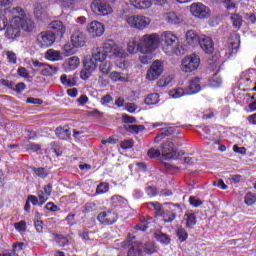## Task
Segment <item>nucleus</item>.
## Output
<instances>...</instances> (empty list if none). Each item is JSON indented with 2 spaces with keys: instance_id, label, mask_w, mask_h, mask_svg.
Returning <instances> with one entry per match:
<instances>
[{
  "instance_id": "nucleus-42",
  "label": "nucleus",
  "mask_w": 256,
  "mask_h": 256,
  "mask_svg": "<svg viewBox=\"0 0 256 256\" xmlns=\"http://www.w3.org/2000/svg\"><path fill=\"white\" fill-rule=\"evenodd\" d=\"M157 103H159V95L157 93L149 94L145 98L146 105H157Z\"/></svg>"
},
{
  "instance_id": "nucleus-6",
  "label": "nucleus",
  "mask_w": 256,
  "mask_h": 256,
  "mask_svg": "<svg viewBox=\"0 0 256 256\" xmlns=\"http://www.w3.org/2000/svg\"><path fill=\"white\" fill-rule=\"evenodd\" d=\"M11 13L15 17H20L21 19L20 29H23V31H27V33H31L33 29H35V23L33 22V20H31L25 15V11H23V8L14 7L12 8Z\"/></svg>"
},
{
  "instance_id": "nucleus-31",
  "label": "nucleus",
  "mask_w": 256,
  "mask_h": 256,
  "mask_svg": "<svg viewBox=\"0 0 256 256\" xmlns=\"http://www.w3.org/2000/svg\"><path fill=\"white\" fill-rule=\"evenodd\" d=\"M239 43H241L240 40H238V42H230L228 44V48L226 50V55L228 59H230V57H233V55H235L237 51H239Z\"/></svg>"
},
{
  "instance_id": "nucleus-14",
  "label": "nucleus",
  "mask_w": 256,
  "mask_h": 256,
  "mask_svg": "<svg viewBox=\"0 0 256 256\" xmlns=\"http://www.w3.org/2000/svg\"><path fill=\"white\" fill-rule=\"evenodd\" d=\"M37 39L40 47L47 49V47H51L53 43H55V40L57 38L55 37V34L49 31H46V32L40 33Z\"/></svg>"
},
{
  "instance_id": "nucleus-27",
  "label": "nucleus",
  "mask_w": 256,
  "mask_h": 256,
  "mask_svg": "<svg viewBox=\"0 0 256 256\" xmlns=\"http://www.w3.org/2000/svg\"><path fill=\"white\" fill-rule=\"evenodd\" d=\"M60 82L64 87H75L77 85V81L73 76H67V74H63L60 77Z\"/></svg>"
},
{
  "instance_id": "nucleus-39",
  "label": "nucleus",
  "mask_w": 256,
  "mask_h": 256,
  "mask_svg": "<svg viewBox=\"0 0 256 256\" xmlns=\"http://www.w3.org/2000/svg\"><path fill=\"white\" fill-rule=\"evenodd\" d=\"M163 219L164 223H173L175 221V218L177 217V214L171 210H166L163 212Z\"/></svg>"
},
{
  "instance_id": "nucleus-32",
  "label": "nucleus",
  "mask_w": 256,
  "mask_h": 256,
  "mask_svg": "<svg viewBox=\"0 0 256 256\" xmlns=\"http://www.w3.org/2000/svg\"><path fill=\"white\" fill-rule=\"evenodd\" d=\"M173 133H175L173 127L163 129L162 132L155 137L154 141L155 143H160L165 137H169V135H173Z\"/></svg>"
},
{
  "instance_id": "nucleus-63",
  "label": "nucleus",
  "mask_w": 256,
  "mask_h": 256,
  "mask_svg": "<svg viewBox=\"0 0 256 256\" xmlns=\"http://www.w3.org/2000/svg\"><path fill=\"white\" fill-rule=\"evenodd\" d=\"M26 103H30L31 105H43V100L39 98H27Z\"/></svg>"
},
{
  "instance_id": "nucleus-58",
  "label": "nucleus",
  "mask_w": 256,
  "mask_h": 256,
  "mask_svg": "<svg viewBox=\"0 0 256 256\" xmlns=\"http://www.w3.org/2000/svg\"><path fill=\"white\" fill-rule=\"evenodd\" d=\"M17 73L20 77H23L24 79H29L30 77L29 71H27V68L25 67L18 68Z\"/></svg>"
},
{
  "instance_id": "nucleus-35",
  "label": "nucleus",
  "mask_w": 256,
  "mask_h": 256,
  "mask_svg": "<svg viewBox=\"0 0 256 256\" xmlns=\"http://www.w3.org/2000/svg\"><path fill=\"white\" fill-rule=\"evenodd\" d=\"M230 20L232 21V27H234V29H241L243 25V17L241 15L232 14Z\"/></svg>"
},
{
  "instance_id": "nucleus-21",
  "label": "nucleus",
  "mask_w": 256,
  "mask_h": 256,
  "mask_svg": "<svg viewBox=\"0 0 256 256\" xmlns=\"http://www.w3.org/2000/svg\"><path fill=\"white\" fill-rule=\"evenodd\" d=\"M79 63H80L79 57L77 56L70 57L65 60L64 67L66 71H75V69L79 67Z\"/></svg>"
},
{
  "instance_id": "nucleus-29",
  "label": "nucleus",
  "mask_w": 256,
  "mask_h": 256,
  "mask_svg": "<svg viewBox=\"0 0 256 256\" xmlns=\"http://www.w3.org/2000/svg\"><path fill=\"white\" fill-rule=\"evenodd\" d=\"M110 79L114 83H118V82L127 83L129 81L127 76H124L123 73L117 72V71H113V72L110 73Z\"/></svg>"
},
{
  "instance_id": "nucleus-41",
  "label": "nucleus",
  "mask_w": 256,
  "mask_h": 256,
  "mask_svg": "<svg viewBox=\"0 0 256 256\" xmlns=\"http://www.w3.org/2000/svg\"><path fill=\"white\" fill-rule=\"evenodd\" d=\"M148 207L149 209L153 208L156 215H163V213H165V211L163 210V206L159 203V202H150L148 203Z\"/></svg>"
},
{
  "instance_id": "nucleus-60",
  "label": "nucleus",
  "mask_w": 256,
  "mask_h": 256,
  "mask_svg": "<svg viewBox=\"0 0 256 256\" xmlns=\"http://www.w3.org/2000/svg\"><path fill=\"white\" fill-rule=\"evenodd\" d=\"M223 3L226 9H228V11H233V9H235L236 7L235 2L233 0H224Z\"/></svg>"
},
{
  "instance_id": "nucleus-11",
  "label": "nucleus",
  "mask_w": 256,
  "mask_h": 256,
  "mask_svg": "<svg viewBox=\"0 0 256 256\" xmlns=\"http://www.w3.org/2000/svg\"><path fill=\"white\" fill-rule=\"evenodd\" d=\"M93 13L105 17V15H110L113 12V9L105 3L103 0H94L90 5Z\"/></svg>"
},
{
  "instance_id": "nucleus-23",
  "label": "nucleus",
  "mask_w": 256,
  "mask_h": 256,
  "mask_svg": "<svg viewBox=\"0 0 256 256\" xmlns=\"http://www.w3.org/2000/svg\"><path fill=\"white\" fill-rule=\"evenodd\" d=\"M34 15L38 21H45L48 17L47 9L43 5L37 4L34 9Z\"/></svg>"
},
{
  "instance_id": "nucleus-37",
  "label": "nucleus",
  "mask_w": 256,
  "mask_h": 256,
  "mask_svg": "<svg viewBox=\"0 0 256 256\" xmlns=\"http://www.w3.org/2000/svg\"><path fill=\"white\" fill-rule=\"evenodd\" d=\"M166 19L172 25H177V23H181L183 21V18H181V16L177 15L175 12L168 13L166 15Z\"/></svg>"
},
{
  "instance_id": "nucleus-47",
  "label": "nucleus",
  "mask_w": 256,
  "mask_h": 256,
  "mask_svg": "<svg viewBox=\"0 0 256 256\" xmlns=\"http://www.w3.org/2000/svg\"><path fill=\"white\" fill-rule=\"evenodd\" d=\"M244 203H246V205H249V206L256 203V194L252 192H248L244 198Z\"/></svg>"
},
{
  "instance_id": "nucleus-33",
  "label": "nucleus",
  "mask_w": 256,
  "mask_h": 256,
  "mask_svg": "<svg viewBox=\"0 0 256 256\" xmlns=\"http://www.w3.org/2000/svg\"><path fill=\"white\" fill-rule=\"evenodd\" d=\"M154 237H155L156 241H158L162 245H169V243H171V238L169 237V235H167L163 232L154 233Z\"/></svg>"
},
{
  "instance_id": "nucleus-12",
  "label": "nucleus",
  "mask_w": 256,
  "mask_h": 256,
  "mask_svg": "<svg viewBox=\"0 0 256 256\" xmlns=\"http://www.w3.org/2000/svg\"><path fill=\"white\" fill-rule=\"evenodd\" d=\"M71 44L73 47H85L87 43V35L81 28H74L71 34Z\"/></svg>"
},
{
  "instance_id": "nucleus-55",
  "label": "nucleus",
  "mask_w": 256,
  "mask_h": 256,
  "mask_svg": "<svg viewBox=\"0 0 256 256\" xmlns=\"http://www.w3.org/2000/svg\"><path fill=\"white\" fill-rule=\"evenodd\" d=\"M189 203L190 205H192V207H201V205H203V202L199 199H197V197L195 196H191L189 198Z\"/></svg>"
},
{
  "instance_id": "nucleus-20",
  "label": "nucleus",
  "mask_w": 256,
  "mask_h": 256,
  "mask_svg": "<svg viewBox=\"0 0 256 256\" xmlns=\"http://www.w3.org/2000/svg\"><path fill=\"white\" fill-rule=\"evenodd\" d=\"M130 5L135 7V9H140L143 11L145 9H151L152 2L151 0H130Z\"/></svg>"
},
{
  "instance_id": "nucleus-17",
  "label": "nucleus",
  "mask_w": 256,
  "mask_h": 256,
  "mask_svg": "<svg viewBox=\"0 0 256 256\" xmlns=\"http://www.w3.org/2000/svg\"><path fill=\"white\" fill-rule=\"evenodd\" d=\"M198 45H200L204 53L211 54L215 50L213 39H211V37L201 35L200 42H198Z\"/></svg>"
},
{
  "instance_id": "nucleus-18",
  "label": "nucleus",
  "mask_w": 256,
  "mask_h": 256,
  "mask_svg": "<svg viewBox=\"0 0 256 256\" xmlns=\"http://www.w3.org/2000/svg\"><path fill=\"white\" fill-rule=\"evenodd\" d=\"M173 142L167 141L162 146V155L165 159H176L177 152L173 149Z\"/></svg>"
},
{
  "instance_id": "nucleus-28",
  "label": "nucleus",
  "mask_w": 256,
  "mask_h": 256,
  "mask_svg": "<svg viewBox=\"0 0 256 256\" xmlns=\"http://www.w3.org/2000/svg\"><path fill=\"white\" fill-rule=\"evenodd\" d=\"M184 219L186 221V227L188 229H193L195 225H197V216H195V213L188 212L184 215Z\"/></svg>"
},
{
  "instance_id": "nucleus-25",
  "label": "nucleus",
  "mask_w": 256,
  "mask_h": 256,
  "mask_svg": "<svg viewBox=\"0 0 256 256\" xmlns=\"http://www.w3.org/2000/svg\"><path fill=\"white\" fill-rule=\"evenodd\" d=\"M186 41L188 45H199V42L201 41V36H198L193 30H188L186 32Z\"/></svg>"
},
{
  "instance_id": "nucleus-61",
  "label": "nucleus",
  "mask_w": 256,
  "mask_h": 256,
  "mask_svg": "<svg viewBox=\"0 0 256 256\" xmlns=\"http://www.w3.org/2000/svg\"><path fill=\"white\" fill-rule=\"evenodd\" d=\"M100 103L102 105H109V103H113V97L111 95H105L101 98Z\"/></svg>"
},
{
  "instance_id": "nucleus-16",
  "label": "nucleus",
  "mask_w": 256,
  "mask_h": 256,
  "mask_svg": "<svg viewBox=\"0 0 256 256\" xmlns=\"http://www.w3.org/2000/svg\"><path fill=\"white\" fill-rule=\"evenodd\" d=\"M88 33L92 37H101L103 33H105V26L101 22L93 21L91 22L88 27Z\"/></svg>"
},
{
  "instance_id": "nucleus-57",
  "label": "nucleus",
  "mask_w": 256,
  "mask_h": 256,
  "mask_svg": "<svg viewBox=\"0 0 256 256\" xmlns=\"http://www.w3.org/2000/svg\"><path fill=\"white\" fill-rule=\"evenodd\" d=\"M41 149V145L35 143H29L26 145L27 151H32L33 153L39 151Z\"/></svg>"
},
{
  "instance_id": "nucleus-22",
  "label": "nucleus",
  "mask_w": 256,
  "mask_h": 256,
  "mask_svg": "<svg viewBox=\"0 0 256 256\" xmlns=\"http://www.w3.org/2000/svg\"><path fill=\"white\" fill-rule=\"evenodd\" d=\"M106 43H112L109 54L112 53L113 57H120V58L125 57V50H123L121 47L115 44V41L108 40L106 41Z\"/></svg>"
},
{
  "instance_id": "nucleus-5",
  "label": "nucleus",
  "mask_w": 256,
  "mask_h": 256,
  "mask_svg": "<svg viewBox=\"0 0 256 256\" xmlns=\"http://www.w3.org/2000/svg\"><path fill=\"white\" fill-rule=\"evenodd\" d=\"M126 23L129 27H132V29L143 31V29H147V27H149L151 19L143 15H132L126 18Z\"/></svg>"
},
{
  "instance_id": "nucleus-54",
  "label": "nucleus",
  "mask_w": 256,
  "mask_h": 256,
  "mask_svg": "<svg viewBox=\"0 0 256 256\" xmlns=\"http://www.w3.org/2000/svg\"><path fill=\"white\" fill-rule=\"evenodd\" d=\"M37 195H38V199H39V201H40V202H39V205H40V206L43 205V204H45L46 201L49 199V196L46 195L43 191H38Z\"/></svg>"
},
{
  "instance_id": "nucleus-24",
  "label": "nucleus",
  "mask_w": 256,
  "mask_h": 256,
  "mask_svg": "<svg viewBox=\"0 0 256 256\" xmlns=\"http://www.w3.org/2000/svg\"><path fill=\"white\" fill-rule=\"evenodd\" d=\"M59 68L53 65L44 64L40 74L44 77H53V75H57Z\"/></svg>"
},
{
  "instance_id": "nucleus-13",
  "label": "nucleus",
  "mask_w": 256,
  "mask_h": 256,
  "mask_svg": "<svg viewBox=\"0 0 256 256\" xmlns=\"http://www.w3.org/2000/svg\"><path fill=\"white\" fill-rule=\"evenodd\" d=\"M48 30L50 33H53V35L57 39H63V36L65 35V31H67V28L65 27V24L61 22V20H55L49 24Z\"/></svg>"
},
{
  "instance_id": "nucleus-34",
  "label": "nucleus",
  "mask_w": 256,
  "mask_h": 256,
  "mask_svg": "<svg viewBox=\"0 0 256 256\" xmlns=\"http://www.w3.org/2000/svg\"><path fill=\"white\" fill-rule=\"evenodd\" d=\"M46 59H48L49 61H61L63 57L61 56V52L49 49L46 52Z\"/></svg>"
},
{
  "instance_id": "nucleus-4",
  "label": "nucleus",
  "mask_w": 256,
  "mask_h": 256,
  "mask_svg": "<svg viewBox=\"0 0 256 256\" xmlns=\"http://www.w3.org/2000/svg\"><path fill=\"white\" fill-rule=\"evenodd\" d=\"M5 37L12 41L21 37V16H13L10 23L6 26Z\"/></svg>"
},
{
  "instance_id": "nucleus-53",
  "label": "nucleus",
  "mask_w": 256,
  "mask_h": 256,
  "mask_svg": "<svg viewBox=\"0 0 256 256\" xmlns=\"http://www.w3.org/2000/svg\"><path fill=\"white\" fill-rule=\"evenodd\" d=\"M122 121L125 123V125H129V123H137V119L135 117L129 116L127 114L122 116Z\"/></svg>"
},
{
  "instance_id": "nucleus-38",
  "label": "nucleus",
  "mask_w": 256,
  "mask_h": 256,
  "mask_svg": "<svg viewBox=\"0 0 256 256\" xmlns=\"http://www.w3.org/2000/svg\"><path fill=\"white\" fill-rule=\"evenodd\" d=\"M111 201L114 207H121V205H127V200L121 195L112 196Z\"/></svg>"
},
{
  "instance_id": "nucleus-15",
  "label": "nucleus",
  "mask_w": 256,
  "mask_h": 256,
  "mask_svg": "<svg viewBox=\"0 0 256 256\" xmlns=\"http://www.w3.org/2000/svg\"><path fill=\"white\" fill-rule=\"evenodd\" d=\"M97 219L102 225H113L117 222V214L110 210L103 211L98 214Z\"/></svg>"
},
{
  "instance_id": "nucleus-10",
  "label": "nucleus",
  "mask_w": 256,
  "mask_h": 256,
  "mask_svg": "<svg viewBox=\"0 0 256 256\" xmlns=\"http://www.w3.org/2000/svg\"><path fill=\"white\" fill-rule=\"evenodd\" d=\"M163 69H164V66L161 60L154 61L147 71L146 79L148 81H157V79L161 77L163 73Z\"/></svg>"
},
{
  "instance_id": "nucleus-64",
  "label": "nucleus",
  "mask_w": 256,
  "mask_h": 256,
  "mask_svg": "<svg viewBox=\"0 0 256 256\" xmlns=\"http://www.w3.org/2000/svg\"><path fill=\"white\" fill-rule=\"evenodd\" d=\"M120 147L122 149H131L133 147V140H124L121 142Z\"/></svg>"
},
{
  "instance_id": "nucleus-2",
  "label": "nucleus",
  "mask_w": 256,
  "mask_h": 256,
  "mask_svg": "<svg viewBox=\"0 0 256 256\" xmlns=\"http://www.w3.org/2000/svg\"><path fill=\"white\" fill-rule=\"evenodd\" d=\"M156 251L155 243L153 242L134 243L128 249L127 256L153 255Z\"/></svg>"
},
{
  "instance_id": "nucleus-7",
  "label": "nucleus",
  "mask_w": 256,
  "mask_h": 256,
  "mask_svg": "<svg viewBox=\"0 0 256 256\" xmlns=\"http://www.w3.org/2000/svg\"><path fill=\"white\" fill-rule=\"evenodd\" d=\"M190 13L196 19H209L211 17V9L201 2L192 3Z\"/></svg>"
},
{
  "instance_id": "nucleus-3",
  "label": "nucleus",
  "mask_w": 256,
  "mask_h": 256,
  "mask_svg": "<svg viewBox=\"0 0 256 256\" xmlns=\"http://www.w3.org/2000/svg\"><path fill=\"white\" fill-rule=\"evenodd\" d=\"M159 38L158 34H146L143 35L140 39L139 49L140 53H152L157 47H159Z\"/></svg>"
},
{
  "instance_id": "nucleus-49",
  "label": "nucleus",
  "mask_w": 256,
  "mask_h": 256,
  "mask_svg": "<svg viewBox=\"0 0 256 256\" xmlns=\"http://www.w3.org/2000/svg\"><path fill=\"white\" fill-rule=\"evenodd\" d=\"M107 191H109V183L102 182L97 186L96 193H98V195H103V193H107Z\"/></svg>"
},
{
  "instance_id": "nucleus-1",
  "label": "nucleus",
  "mask_w": 256,
  "mask_h": 256,
  "mask_svg": "<svg viewBox=\"0 0 256 256\" xmlns=\"http://www.w3.org/2000/svg\"><path fill=\"white\" fill-rule=\"evenodd\" d=\"M163 51L166 53H173L174 55H183L185 50L182 46H179V39L173 32H164L162 35Z\"/></svg>"
},
{
  "instance_id": "nucleus-40",
  "label": "nucleus",
  "mask_w": 256,
  "mask_h": 256,
  "mask_svg": "<svg viewBox=\"0 0 256 256\" xmlns=\"http://www.w3.org/2000/svg\"><path fill=\"white\" fill-rule=\"evenodd\" d=\"M124 129H126V131H128L129 133H139L140 131H143V129H145V126L124 124Z\"/></svg>"
},
{
  "instance_id": "nucleus-48",
  "label": "nucleus",
  "mask_w": 256,
  "mask_h": 256,
  "mask_svg": "<svg viewBox=\"0 0 256 256\" xmlns=\"http://www.w3.org/2000/svg\"><path fill=\"white\" fill-rule=\"evenodd\" d=\"M4 53L8 59V63H11L12 65H17V54L15 52L5 51Z\"/></svg>"
},
{
  "instance_id": "nucleus-26",
  "label": "nucleus",
  "mask_w": 256,
  "mask_h": 256,
  "mask_svg": "<svg viewBox=\"0 0 256 256\" xmlns=\"http://www.w3.org/2000/svg\"><path fill=\"white\" fill-rule=\"evenodd\" d=\"M55 133L57 137L62 139L63 141H66L71 137V130H69V128H63L59 126L56 128Z\"/></svg>"
},
{
  "instance_id": "nucleus-56",
  "label": "nucleus",
  "mask_w": 256,
  "mask_h": 256,
  "mask_svg": "<svg viewBox=\"0 0 256 256\" xmlns=\"http://www.w3.org/2000/svg\"><path fill=\"white\" fill-rule=\"evenodd\" d=\"M244 19H246V21L248 23H251V25H255L256 24V14L246 13L245 16H244Z\"/></svg>"
},
{
  "instance_id": "nucleus-52",
  "label": "nucleus",
  "mask_w": 256,
  "mask_h": 256,
  "mask_svg": "<svg viewBox=\"0 0 256 256\" xmlns=\"http://www.w3.org/2000/svg\"><path fill=\"white\" fill-rule=\"evenodd\" d=\"M91 75L93 74L83 66V69L80 71V79H83V81H87V79H89Z\"/></svg>"
},
{
  "instance_id": "nucleus-62",
  "label": "nucleus",
  "mask_w": 256,
  "mask_h": 256,
  "mask_svg": "<svg viewBox=\"0 0 256 256\" xmlns=\"http://www.w3.org/2000/svg\"><path fill=\"white\" fill-rule=\"evenodd\" d=\"M221 83H223V80L221 79V77L217 75H214L212 77V87H219Z\"/></svg>"
},
{
  "instance_id": "nucleus-36",
  "label": "nucleus",
  "mask_w": 256,
  "mask_h": 256,
  "mask_svg": "<svg viewBox=\"0 0 256 256\" xmlns=\"http://www.w3.org/2000/svg\"><path fill=\"white\" fill-rule=\"evenodd\" d=\"M111 69H113V64L111 63V61H104L101 62V64L99 65V71L103 75L111 73Z\"/></svg>"
},
{
  "instance_id": "nucleus-46",
  "label": "nucleus",
  "mask_w": 256,
  "mask_h": 256,
  "mask_svg": "<svg viewBox=\"0 0 256 256\" xmlns=\"http://www.w3.org/2000/svg\"><path fill=\"white\" fill-rule=\"evenodd\" d=\"M169 95L173 99H179V97H183V95H185V90H183V88H176L174 90H171L169 92Z\"/></svg>"
},
{
  "instance_id": "nucleus-44",
  "label": "nucleus",
  "mask_w": 256,
  "mask_h": 256,
  "mask_svg": "<svg viewBox=\"0 0 256 256\" xmlns=\"http://www.w3.org/2000/svg\"><path fill=\"white\" fill-rule=\"evenodd\" d=\"M176 235L181 243H183V241H187V238L189 237L187 230H185L183 227H180L176 230Z\"/></svg>"
},
{
  "instance_id": "nucleus-59",
  "label": "nucleus",
  "mask_w": 256,
  "mask_h": 256,
  "mask_svg": "<svg viewBox=\"0 0 256 256\" xmlns=\"http://www.w3.org/2000/svg\"><path fill=\"white\" fill-rule=\"evenodd\" d=\"M23 249H25V243L17 242L13 244V253H19V251H23Z\"/></svg>"
},
{
  "instance_id": "nucleus-51",
  "label": "nucleus",
  "mask_w": 256,
  "mask_h": 256,
  "mask_svg": "<svg viewBox=\"0 0 256 256\" xmlns=\"http://www.w3.org/2000/svg\"><path fill=\"white\" fill-rule=\"evenodd\" d=\"M161 156V151L155 149V148H150L148 150V157H150V159H157V157Z\"/></svg>"
},
{
  "instance_id": "nucleus-9",
  "label": "nucleus",
  "mask_w": 256,
  "mask_h": 256,
  "mask_svg": "<svg viewBox=\"0 0 256 256\" xmlns=\"http://www.w3.org/2000/svg\"><path fill=\"white\" fill-rule=\"evenodd\" d=\"M113 42L104 43L102 48H96L92 52V61H99V63H103L105 59L108 57H113V55H109L111 53V45Z\"/></svg>"
},
{
  "instance_id": "nucleus-19",
  "label": "nucleus",
  "mask_w": 256,
  "mask_h": 256,
  "mask_svg": "<svg viewBox=\"0 0 256 256\" xmlns=\"http://www.w3.org/2000/svg\"><path fill=\"white\" fill-rule=\"evenodd\" d=\"M187 91V95H195V93H199L201 91V79L199 77L191 79L188 83Z\"/></svg>"
},
{
  "instance_id": "nucleus-8",
  "label": "nucleus",
  "mask_w": 256,
  "mask_h": 256,
  "mask_svg": "<svg viewBox=\"0 0 256 256\" xmlns=\"http://www.w3.org/2000/svg\"><path fill=\"white\" fill-rule=\"evenodd\" d=\"M201 63V59L196 54H191L190 56H186L182 60V71L184 73H191L193 71H197L199 65Z\"/></svg>"
},
{
  "instance_id": "nucleus-43",
  "label": "nucleus",
  "mask_w": 256,
  "mask_h": 256,
  "mask_svg": "<svg viewBox=\"0 0 256 256\" xmlns=\"http://www.w3.org/2000/svg\"><path fill=\"white\" fill-rule=\"evenodd\" d=\"M83 67L93 74L95 69H97V62H94L93 59L90 58L84 61Z\"/></svg>"
},
{
  "instance_id": "nucleus-45",
  "label": "nucleus",
  "mask_w": 256,
  "mask_h": 256,
  "mask_svg": "<svg viewBox=\"0 0 256 256\" xmlns=\"http://www.w3.org/2000/svg\"><path fill=\"white\" fill-rule=\"evenodd\" d=\"M32 171L33 173H35L36 177H40V179H45V177H47L48 175L47 170H45V168L43 167H40V168L32 167Z\"/></svg>"
},
{
  "instance_id": "nucleus-50",
  "label": "nucleus",
  "mask_w": 256,
  "mask_h": 256,
  "mask_svg": "<svg viewBox=\"0 0 256 256\" xmlns=\"http://www.w3.org/2000/svg\"><path fill=\"white\" fill-rule=\"evenodd\" d=\"M56 242L60 247H65L66 245H69V239L63 235H58L56 237Z\"/></svg>"
},
{
  "instance_id": "nucleus-30",
  "label": "nucleus",
  "mask_w": 256,
  "mask_h": 256,
  "mask_svg": "<svg viewBox=\"0 0 256 256\" xmlns=\"http://www.w3.org/2000/svg\"><path fill=\"white\" fill-rule=\"evenodd\" d=\"M138 41L139 39L137 37L130 39L128 42L127 51L131 54L141 51V48H139L140 42Z\"/></svg>"
}]
</instances>
